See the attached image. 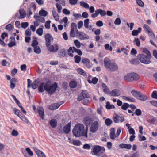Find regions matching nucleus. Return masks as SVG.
<instances>
[{
	"mask_svg": "<svg viewBox=\"0 0 157 157\" xmlns=\"http://www.w3.org/2000/svg\"><path fill=\"white\" fill-rule=\"evenodd\" d=\"M13 111L14 113L19 118L21 117V116L20 115L21 113L20 111L18 109L16 108H14L13 109Z\"/></svg>",
	"mask_w": 157,
	"mask_h": 157,
	"instance_id": "obj_46",
	"label": "nucleus"
},
{
	"mask_svg": "<svg viewBox=\"0 0 157 157\" xmlns=\"http://www.w3.org/2000/svg\"><path fill=\"white\" fill-rule=\"evenodd\" d=\"M33 17L37 20L42 23H44L45 21V19L44 17L34 15Z\"/></svg>",
	"mask_w": 157,
	"mask_h": 157,
	"instance_id": "obj_28",
	"label": "nucleus"
},
{
	"mask_svg": "<svg viewBox=\"0 0 157 157\" xmlns=\"http://www.w3.org/2000/svg\"><path fill=\"white\" fill-rule=\"evenodd\" d=\"M92 152L94 155L98 156L102 152V151L101 150V147L99 146H96L94 147Z\"/></svg>",
	"mask_w": 157,
	"mask_h": 157,
	"instance_id": "obj_8",
	"label": "nucleus"
},
{
	"mask_svg": "<svg viewBox=\"0 0 157 157\" xmlns=\"http://www.w3.org/2000/svg\"><path fill=\"white\" fill-rule=\"evenodd\" d=\"M37 112L40 117L42 120L44 119V109L40 106L38 107L37 108Z\"/></svg>",
	"mask_w": 157,
	"mask_h": 157,
	"instance_id": "obj_15",
	"label": "nucleus"
},
{
	"mask_svg": "<svg viewBox=\"0 0 157 157\" xmlns=\"http://www.w3.org/2000/svg\"><path fill=\"white\" fill-rule=\"evenodd\" d=\"M34 51L36 54H40L41 52V50L40 48L37 46L34 48Z\"/></svg>",
	"mask_w": 157,
	"mask_h": 157,
	"instance_id": "obj_39",
	"label": "nucleus"
},
{
	"mask_svg": "<svg viewBox=\"0 0 157 157\" xmlns=\"http://www.w3.org/2000/svg\"><path fill=\"white\" fill-rule=\"evenodd\" d=\"M129 105L128 103H124L122 105L121 108L123 110H126L129 107Z\"/></svg>",
	"mask_w": 157,
	"mask_h": 157,
	"instance_id": "obj_43",
	"label": "nucleus"
},
{
	"mask_svg": "<svg viewBox=\"0 0 157 157\" xmlns=\"http://www.w3.org/2000/svg\"><path fill=\"white\" fill-rule=\"evenodd\" d=\"M48 50L50 52H56L59 50V47L57 44H55L54 46L51 45L50 44L49 45H46Z\"/></svg>",
	"mask_w": 157,
	"mask_h": 157,
	"instance_id": "obj_12",
	"label": "nucleus"
},
{
	"mask_svg": "<svg viewBox=\"0 0 157 157\" xmlns=\"http://www.w3.org/2000/svg\"><path fill=\"white\" fill-rule=\"evenodd\" d=\"M91 121V118L90 117H86L84 119V121L85 124L87 125L90 124Z\"/></svg>",
	"mask_w": 157,
	"mask_h": 157,
	"instance_id": "obj_34",
	"label": "nucleus"
},
{
	"mask_svg": "<svg viewBox=\"0 0 157 157\" xmlns=\"http://www.w3.org/2000/svg\"><path fill=\"white\" fill-rule=\"evenodd\" d=\"M139 75L134 73H127L124 77V80L128 82H132L134 81H137L139 79Z\"/></svg>",
	"mask_w": 157,
	"mask_h": 157,
	"instance_id": "obj_4",
	"label": "nucleus"
},
{
	"mask_svg": "<svg viewBox=\"0 0 157 157\" xmlns=\"http://www.w3.org/2000/svg\"><path fill=\"white\" fill-rule=\"evenodd\" d=\"M63 13L66 15H69L70 14V11L67 9L64 8L63 10Z\"/></svg>",
	"mask_w": 157,
	"mask_h": 157,
	"instance_id": "obj_63",
	"label": "nucleus"
},
{
	"mask_svg": "<svg viewBox=\"0 0 157 157\" xmlns=\"http://www.w3.org/2000/svg\"><path fill=\"white\" fill-rule=\"evenodd\" d=\"M39 14L40 16L45 17L47 15L48 13L46 11L44 10H41L39 11Z\"/></svg>",
	"mask_w": 157,
	"mask_h": 157,
	"instance_id": "obj_38",
	"label": "nucleus"
},
{
	"mask_svg": "<svg viewBox=\"0 0 157 157\" xmlns=\"http://www.w3.org/2000/svg\"><path fill=\"white\" fill-rule=\"evenodd\" d=\"M104 63L105 67L108 71H114L118 69L117 65L115 63L111 62L108 58H105L104 59Z\"/></svg>",
	"mask_w": 157,
	"mask_h": 157,
	"instance_id": "obj_3",
	"label": "nucleus"
},
{
	"mask_svg": "<svg viewBox=\"0 0 157 157\" xmlns=\"http://www.w3.org/2000/svg\"><path fill=\"white\" fill-rule=\"evenodd\" d=\"M121 20L119 18H117L115 20L114 23L116 25H119L121 24Z\"/></svg>",
	"mask_w": 157,
	"mask_h": 157,
	"instance_id": "obj_50",
	"label": "nucleus"
},
{
	"mask_svg": "<svg viewBox=\"0 0 157 157\" xmlns=\"http://www.w3.org/2000/svg\"><path fill=\"white\" fill-rule=\"evenodd\" d=\"M63 103V102L61 101L58 103L53 104L49 106V109L51 110H54L56 109Z\"/></svg>",
	"mask_w": 157,
	"mask_h": 157,
	"instance_id": "obj_13",
	"label": "nucleus"
},
{
	"mask_svg": "<svg viewBox=\"0 0 157 157\" xmlns=\"http://www.w3.org/2000/svg\"><path fill=\"white\" fill-rule=\"evenodd\" d=\"M80 5L83 7L88 9L89 8V6L87 3L85 2L84 1H81L79 2Z\"/></svg>",
	"mask_w": 157,
	"mask_h": 157,
	"instance_id": "obj_30",
	"label": "nucleus"
},
{
	"mask_svg": "<svg viewBox=\"0 0 157 157\" xmlns=\"http://www.w3.org/2000/svg\"><path fill=\"white\" fill-rule=\"evenodd\" d=\"M144 29L148 33H151V30L149 27L147 25L144 24L143 27Z\"/></svg>",
	"mask_w": 157,
	"mask_h": 157,
	"instance_id": "obj_47",
	"label": "nucleus"
},
{
	"mask_svg": "<svg viewBox=\"0 0 157 157\" xmlns=\"http://www.w3.org/2000/svg\"><path fill=\"white\" fill-rule=\"evenodd\" d=\"M82 62L87 68L89 69L92 67V66L90 60L87 58H83Z\"/></svg>",
	"mask_w": 157,
	"mask_h": 157,
	"instance_id": "obj_9",
	"label": "nucleus"
},
{
	"mask_svg": "<svg viewBox=\"0 0 157 157\" xmlns=\"http://www.w3.org/2000/svg\"><path fill=\"white\" fill-rule=\"evenodd\" d=\"M11 135L13 136H17L18 135V133L17 131L13 130L12 131Z\"/></svg>",
	"mask_w": 157,
	"mask_h": 157,
	"instance_id": "obj_60",
	"label": "nucleus"
},
{
	"mask_svg": "<svg viewBox=\"0 0 157 157\" xmlns=\"http://www.w3.org/2000/svg\"><path fill=\"white\" fill-rule=\"evenodd\" d=\"M143 52L146 54L147 56L149 58H151V55L150 51L146 48H144L143 49Z\"/></svg>",
	"mask_w": 157,
	"mask_h": 157,
	"instance_id": "obj_35",
	"label": "nucleus"
},
{
	"mask_svg": "<svg viewBox=\"0 0 157 157\" xmlns=\"http://www.w3.org/2000/svg\"><path fill=\"white\" fill-rule=\"evenodd\" d=\"M51 125L53 127L55 128L56 127L57 125V121L55 119H52L50 122Z\"/></svg>",
	"mask_w": 157,
	"mask_h": 157,
	"instance_id": "obj_36",
	"label": "nucleus"
},
{
	"mask_svg": "<svg viewBox=\"0 0 157 157\" xmlns=\"http://www.w3.org/2000/svg\"><path fill=\"white\" fill-rule=\"evenodd\" d=\"M83 148L84 149L89 150L90 149L91 147L89 144H86L84 145Z\"/></svg>",
	"mask_w": 157,
	"mask_h": 157,
	"instance_id": "obj_62",
	"label": "nucleus"
},
{
	"mask_svg": "<svg viewBox=\"0 0 157 157\" xmlns=\"http://www.w3.org/2000/svg\"><path fill=\"white\" fill-rule=\"evenodd\" d=\"M105 122L106 125L107 126H110L112 124V121L111 119L107 118L105 120Z\"/></svg>",
	"mask_w": 157,
	"mask_h": 157,
	"instance_id": "obj_45",
	"label": "nucleus"
},
{
	"mask_svg": "<svg viewBox=\"0 0 157 157\" xmlns=\"http://www.w3.org/2000/svg\"><path fill=\"white\" fill-rule=\"evenodd\" d=\"M133 42L137 46H140V41L138 38H135Z\"/></svg>",
	"mask_w": 157,
	"mask_h": 157,
	"instance_id": "obj_41",
	"label": "nucleus"
},
{
	"mask_svg": "<svg viewBox=\"0 0 157 157\" xmlns=\"http://www.w3.org/2000/svg\"><path fill=\"white\" fill-rule=\"evenodd\" d=\"M113 119L116 123L122 122L124 120V118L123 116L117 114L114 117Z\"/></svg>",
	"mask_w": 157,
	"mask_h": 157,
	"instance_id": "obj_11",
	"label": "nucleus"
},
{
	"mask_svg": "<svg viewBox=\"0 0 157 157\" xmlns=\"http://www.w3.org/2000/svg\"><path fill=\"white\" fill-rule=\"evenodd\" d=\"M81 94L84 98L89 97V95L86 91H82L81 93Z\"/></svg>",
	"mask_w": 157,
	"mask_h": 157,
	"instance_id": "obj_48",
	"label": "nucleus"
},
{
	"mask_svg": "<svg viewBox=\"0 0 157 157\" xmlns=\"http://www.w3.org/2000/svg\"><path fill=\"white\" fill-rule=\"evenodd\" d=\"M121 97L122 99L127 101L131 102H134L135 101V100L134 98L129 96L127 97L122 96Z\"/></svg>",
	"mask_w": 157,
	"mask_h": 157,
	"instance_id": "obj_22",
	"label": "nucleus"
},
{
	"mask_svg": "<svg viewBox=\"0 0 157 157\" xmlns=\"http://www.w3.org/2000/svg\"><path fill=\"white\" fill-rule=\"evenodd\" d=\"M138 57L139 60L143 63L148 64L151 62L150 59L151 58H149L147 56L144 54H139L138 55Z\"/></svg>",
	"mask_w": 157,
	"mask_h": 157,
	"instance_id": "obj_5",
	"label": "nucleus"
},
{
	"mask_svg": "<svg viewBox=\"0 0 157 157\" xmlns=\"http://www.w3.org/2000/svg\"><path fill=\"white\" fill-rule=\"evenodd\" d=\"M57 87L56 83L52 84L51 81H48L46 82L41 83L39 87L38 90L41 92L45 90L49 94L51 95L55 92Z\"/></svg>",
	"mask_w": 157,
	"mask_h": 157,
	"instance_id": "obj_1",
	"label": "nucleus"
},
{
	"mask_svg": "<svg viewBox=\"0 0 157 157\" xmlns=\"http://www.w3.org/2000/svg\"><path fill=\"white\" fill-rule=\"evenodd\" d=\"M105 48L107 50H109L111 51L112 50V48L109 46V44H106L105 45Z\"/></svg>",
	"mask_w": 157,
	"mask_h": 157,
	"instance_id": "obj_52",
	"label": "nucleus"
},
{
	"mask_svg": "<svg viewBox=\"0 0 157 157\" xmlns=\"http://www.w3.org/2000/svg\"><path fill=\"white\" fill-rule=\"evenodd\" d=\"M59 55L61 57H63L65 56H66V54L65 50H61L59 53Z\"/></svg>",
	"mask_w": 157,
	"mask_h": 157,
	"instance_id": "obj_44",
	"label": "nucleus"
},
{
	"mask_svg": "<svg viewBox=\"0 0 157 157\" xmlns=\"http://www.w3.org/2000/svg\"><path fill=\"white\" fill-rule=\"evenodd\" d=\"M50 21H48L45 22V27L46 28L49 29L50 28Z\"/></svg>",
	"mask_w": 157,
	"mask_h": 157,
	"instance_id": "obj_57",
	"label": "nucleus"
},
{
	"mask_svg": "<svg viewBox=\"0 0 157 157\" xmlns=\"http://www.w3.org/2000/svg\"><path fill=\"white\" fill-rule=\"evenodd\" d=\"M56 6L57 9V11L59 13L61 12V10L62 9V6L60 4H56Z\"/></svg>",
	"mask_w": 157,
	"mask_h": 157,
	"instance_id": "obj_54",
	"label": "nucleus"
},
{
	"mask_svg": "<svg viewBox=\"0 0 157 157\" xmlns=\"http://www.w3.org/2000/svg\"><path fill=\"white\" fill-rule=\"evenodd\" d=\"M77 71L78 73L80 75L83 76H86V72L82 69L80 68H77Z\"/></svg>",
	"mask_w": 157,
	"mask_h": 157,
	"instance_id": "obj_32",
	"label": "nucleus"
},
{
	"mask_svg": "<svg viewBox=\"0 0 157 157\" xmlns=\"http://www.w3.org/2000/svg\"><path fill=\"white\" fill-rule=\"evenodd\" d=\"M89 20L88 19H86L84 21V26L86 28H89Z\"/></svg>",
	"mask_w": 157,
	"mask_h": 157,
	"instance_id": "obj_49",
	"label": "nucleus"
},
{
	"mask_svg": "<svg viewBox=\"0 0 157 157\" xmlns=\"http://www.w3.org/2000/svg\"><path fill=\"white\" fill-rule=\"evenodd\" d=\"M63 130L65 134H68L71 131V122L66 125L63 128Z\"/></svg>",
	"mask_w": 157,
	"mask_h": 157,
	"instance_id": "obj_17",
	"label": "nucleus"
},
{
	"mask_svg": "<svg viewBox=\"0 0 157 157\" xmlns=\"http://www.w3.org/2000/svg\"><path fill=\"white\" fill-rule=\"evenodd\" d=\"M102 87L103 89V91L105 94H109L110 93L109 90L105 84L103 83L102 84Z\"/></svg>",
	"mask_w": 157,
	"mask_h": 157,
	"instance_id": "obj_21",
	"label": "nucleus"
},
{
	"mask_svg": "<svg viewBox=\"0 0 157 157\" xmlns=\"http://www.w3.org/2000/svg\"><path fill=\"white\" fill-rule=\"evenodd\" d=\"M70 50H72V53L76 52H77L78 54L80 56L82 55V52L80 49H77L75 47H70L69 51Z\"/></svg>",
	"mask_w": 157,
	"mask_h": 157,
	"instance_id": "obj_18",
	"label": "nucleus"
},
{
	"mask_svg": "<svg viewBox=\"0 0 157 157\" xmlns=\"http://www.w3.org/2000/svg\"><path fill=\"white\" fill-rule=\"evenodd\" d=\"M106 108L108 109H110L115 108L114 106L112 104H111L110 102L108 101L106 103Z\"/></svg>",
	"mask_w": 157,
	"mask_h": 157,
	"instance_id": "obj_33",
	"label": "nucleus"
},
{
	"mask_svg": "<svg viewBox=\"0 0 157 157\" xmlns=\"http://www.w3.org/2000/svg\"><path fill=\"white\" fill-rule=\"evenodd\" d=\"M75 61L77 63H78L81 60V57L78 56H75L74 57Z\"/></svg>",
	"mask_w": 157,
	"mask_h": 157,
	"instance_id": "obj_42",
	"label": "nucleus"
},
{
	"mask_svg": "<svg viewBox=\"0 0 157 157\" xmlns=\"http://www.w3.org/2000/svg\"><path fill=\"white\" fill-rule=\"evenodd\" d=\"M38 44V42L36 40H34L32 41V43L31 44V46L34 48L35 47L37 46Z\"/></svg>",
	"mask_w": 157,
	"mask_h": 157,
	"instance_id": "obj_56",
	"label": "nucleus"
},
{
	"mask_svg": "<svg viewBox=\"0 0 157 157\" xmlns=\"http://www.w3.org/2000/svg\"><path fill=\"white\" fill-rule=\"evenodd\" d=\"M98 79L96 77H94L92 80H91L89 79V78L87 80L88 82L90 83H92L94 84H96L97 83L98 81Z\"/></svg>",
	"mask_w": 157,
	"mask_h": 157,
	"instance_id": "obj_31",
	"label": "nucleus"
},
{
	"mask_svg": "<svg viewBox=\"0 0 157 157\" xmlns=\"http://www.w3.org/2000/svg\"><path fill=\"white\" fill-rule=\"evenodd\" d=\"M26 151L28 154L30 156H32L33 155V154L32 151L29 148H26Z\"/></svg>",
	"mask_w": 157,
	"mask_h": 157,
	"instance_id": "obj_61",
	"label": "nucleus"
},
{
	"mask_svg": "<svg viewBox=\"0 0 157 157\" xmlns=\"http://www.w3.org/2000/svg\"><path fill=\"white\" fill-rule=\"evenodd\" d=\"M99 128V123L98 121H95L92 124L90 127V131L92 133L96 132Z\"/></svg>",
	"mask_w": 157,
	"mask_h": 157,
	"instance_id": "obj_7",
	"label": "nucleus"
},
{
	"mask_svg": "<svg viewBox=\"0 0 157 157\" xmlns=\"http://www.w3.org/2000/svg\"><path fill=\"white\" fill-rule=\"evenodd\" d=\"M20 118L24 122L26 123H28L29 122L28 119L25 116H21Z\"/></svg>",
	"mask_w": 157,
	"mask_h": 157,
	"instance_id": "obj_51",
	"label": "nucleus"
},
{
	"mask_svg": "<svg viewBox=\"0 0 157 157\" xmlns=\"http://www.w3.org/2000/svg\"><path fill=\"white\" fill-rule=\"evenodd\" d=\"M92 31H94V33L97 35H99L101 33V31L99 29H96L95 31H94V29H92Z\"/></svg>",
	"mask_w": 157,
	"mask_h": 157,
	"instance_id": "obj_58",
	"label": "nucleus"
},
{
	"mask_svg": "<svg viewBox=\"0 0 157 157\" xmlns=\"http://www.w3.org/2000/svg\"><path fill=\"white\" fill-rule=\"evenodd\" d=\"M109 94L111 96L117 97L120 96L121 94V93L119 90L116 89H114Z\"/></svg>",
	"mask_w": 157,
	"mask_h": 157,
	"instance_id": "obj_16",
	"label": "nucleus"
},
{
	"mask_svg": "<svg viewBox=\"0 0 157 157\" xmlns=\"http://www.w3.org/2000/svg\"><path fill=\"white\" fill-rule=\"evenodd\" d=\"M40 80L39 78H37L35 79V81L33 82V83L32 85V87L33 89H35L37 88L38 86V84L40 82Z\"/></svg>",
	"mask_w": 157,
	"mask_h": 157,
	"instance_id": "obj_27",
	"label": "nucleus"
},
{
	"mask_svg": "<svg viewBox=\"0 0 157 157\" xmlns=\"http://www.w3.org/2000/svg\"><path fill=\"white\" fill-rule=\"evenodd\" d=\"M137 99L141 101H144L147 99V97L146 95L141 92Z\"/></svg>",
	"mask_w": 157,
	"mask_h": 157,
	"instance_id": "obj_19",
	"label": "nucleus"
},
{
	"mask_svg": "<svg viewBox=\"0 0 157 157\" xmlns=\"http://www.w3.org/2000/svg\"><path fill=\"white\" fill-rule=\"evenodd\" d=\"M70 86L71 88H75L77 86V83L75 81H71L69 83Z\"/></svg>",
	"mask_w": 157,
	"mask_h": 157,
	"instance_id": "obj_37",
	"label": "nucleus"
},
{
	"mask_svg": "<svg viewBox=\"0 0 157 157\" xmlns=\"http://www.w3.org/2000/svg\"><path fill=\"white\" fill-rule=\"evenodd\" d=\"M52 12L54 18L56 21H59V16L56 13V10L53 8L52 10Z\"/></svg>",
	"mask_w": 157,
	"mask_h": 157,
	"instance_id": "obj_25",
	"label": "nucleus"
},
{
	"mask_svg": "<svg viewBox=\"0 0 157 157\" xmlns=\"http://www.w3.org/2000/svg\"><path fill=\"white\" fill-rule=\"evenodd\" d=\"M12 28L13 26L11 24H8L6 27V29L8 30L9 31H10L12 29Z\"/></svg>",
	"mask_w": 157,
	"mask_h": 157,
	"instance_id": "obj_64",
	"label": "nucleus"
},
{
	"mask_svg": "<svg viewBox=\"0 0 157 157\" xmlns=\"http://www.w3.org/2000/svg\"><path fill=\"white\" fill-rule=\"evenodd\" d=\"M131 93L132 95L137 98L141 92L136 90H133Z\"/></svg>",
	"mask_w": 157,
	"mask_h": 157,
	"instance_id": "obj_29",
	"label": "nucleus"
},
{
	"mask_svg": "<svg viewBox=\"0 0 157 157\" xmlns=\"http://www.w3.org/2000/svg\"><path fill=\"white\" fill-rule=\"evenodd\" d=\"M77 25L75 23H72L71 25V30L70 32V36L71 37H74L75 36V32L77 33Z\"/></svg>",
	"mask_w": 157,
	"mask_h": 157,
	"instance_id": "obj_6",
	"label": "nucleus"
},
{
	"mask_svg": "<svg viewBox=\"0 0 157 157\" xmlns=\"http://www.w3.org/2000/svg\"><path fill=\"white\" fill-rule=\"evenodd\" d=\"M95 12L97 13L98 14H100L101 16H104L106 15L105 11L100 9H97L95 11Z\"/></svg>",
	"mask_w": 157,
	"mask_h": 157,
	"instance_id": "obj_23",
	"label": "nucleus"
},
{
	"mask_svg": "<svg viewBox=\"0 0 157 157\" xmlns=\"http://www.w3.org/2000/svg\"><path fill=\"white\" fill-rule=\"evenodd\" d=\"M110 137L112 139H114L117 137V136L115 133V130L114 128H112L111 130V132L110 133Z\"/></svg>",
	"mask_w": 157,
	"mask_h": 157,
	"instance_id": "obj_26",
	"label": "nucleus"
},
{
	"mask_svg": "<svg viewBox=\"0 0 157 157\" xmlns=\"http://www.w3.org/2000/svg\"><path fill=\"white\" fill-rule=\"evenodd\" d=\"M35 152L38 157H40L44 153L36 148H34Z\"/></svg>",
	"mask_w": 157,
	"mask_h": 157,
	"instance_id": "obj_40",
	"label": "nucleus"
},
{
	"mask_svg": "<svg viewBox=\"0 0 157 157\" xmlns=\"http://www.w3.org/2000/svg\"><path fill=\"white\" fill-rule=\"evenodd\" d=\"M72 133L76 137L83 136L86 138L88 137L87 129L85 130L83 125L80 123H78L74 126Z\"/></svg>",
	"mask_w": 157,
	"mask_h": 157,
	"instance_id": "obj_2",
	"label": "nucleus"
},
{
	"mask_svg": "<svg viewBox=\"0 0 157 157\" xmlns=\"http://www.w3.org/2000/svg\"><path fill=\"white\" fill-rule=\"evenodd\" d=\"M77 34L78 37L82 40H84L89 38V36L83 32L77 31Z\"/></svg>",
	"mask_w": 157,
	"mask_h": 157,
	"instance_id": "obj_10",
	"label": "nucleus"
},
{
	"mask_svg": "<svg viewBox=\"0 0 157 157\" xmlns=\"http://www.w3.org/2000/svg\"><path fill=\"white\" fill-rule=\"evenodd\" d=\"M136 2L137 4L140 6L141 7L144 6V3L141 0H136Z\"/></svg>",
	"mask_w": 157,
	"mask_h": 157,
	"instance_id": "obj_59",
	"label": "nucleus"
},
{
	"mask_svg": "<svg viewBox=\"0 0 157 157\" xmlns=\"http://www.w3.org/2000/svg\"><path fill=\"white\" fill-rule=\"evenodd\" d=\"M19 14L20 16L18 17V18L22 19L24 18L26 16V13L24 11V10L23 9H21L19 10Z\"/></svg>",
	"mask_w": 157,
	"mask_h": 157,
	"instance_id": "obj_24",
	"label": "nucleus"
},
{
	"mask_svg": "<svg viewBox=\"0 0 157 157\" xmlns=\"http://www.w3.org/2000/svg\"><path fill=\"white\" fill-rule=\"evenodd\" d=\"M44 26L41 25L36 30V34L39 36H41L43 33V29H44Z\"/></svg>",
	"mask_w": 157,
	"mask_h": 157,
	"instance_id": "obj_20",
	"label": "nucleus"
},
{
	"mask_svg": "<svg viewBox=\"0 0 157 157\" xmlns=\"http://www.w3.org/2000/svg\"><path fill=\"white\" fill-rule=\"evenodd\" d=\"M74 44L76 47L78 48H79L81 46V44L78 41V40H74Z\"/></svg>",
	"mask_w": 157,
	"mask_h": 157,
	"instance_id": "obj_53",
	"label": "nucleus"
},
{
	"mask_svg": "<svg viewBox=\"0 0 157 157\" xmlns=\"http://www.w3.org/2000/svg\"><path fill=\"white\" fill-rule=\"evenodd\" d=\"M28 26V23L27 22H24L21 23V26L24 29H26Z\"/></svg>",
	"mask_w": 157,
	"mask_h": 157,
	"instance_id": "obj_55",
	"label": "nucleus"
},
{
	"mask_svg": "<svg viewBox=\"0 0 157 157\" xmlns=\"http://www.w3.org/2000/svg\"><path fill=\"white\" fill-rule=\"evenodd\" d=\"M45 38L46 41V45H49L51 42L53 40V38L50 34L47 33L45 35Z\"/></svg>",
	"mask_w": 157,
	"mask_h": 157,
	"instance_id": "obj_14",
	"label": "nucleus"
}]
</instances>
